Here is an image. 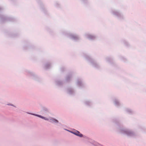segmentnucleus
Returning <instances> with one entry per match:
<instances>
[{"label":"nucleus","instance_id":"nucleus-1","mask_svg":"<svg viewBox=\"0 0 146 146\" xmlns=\"http://www.w3.org/2000/svg\"><path fill=\"white\" fill-rule=\"evenodd\" d=\"M73 133L75 135L80 137H82L83 135H82L81 134L79 131H77L73 132Z\"/></svg>","mask_w":146,"mask_h":146},{"label":"nucleus","instance_id":"nucleus-2","mask_svg":"<svg viewBox=\"0 0 146 146\" xmlns=\"http://www.w3.org/2000/svg\"><path fill=\"white\" fill-rule=\"evenodd\" d=\"M37 116H38L39 117H40L42 118H44V119H45V120H48V119L47 118H45L43 117H42V116H40V115H37Z\"/></svg>","mask_w":146,"mask_h":146},{"label":"nucleus","instance_id":"nucleus-3","mask_svg":"<svg viewBox=\"0 0 146 146\" xmlns=\"http://www.w3.org/2000/svg\"><path fill=\"white\" fill-rule=\"evenodd\" d=\"M54 121L56 122H58L57 120H55V119L54 120Z\"/></svg>","mask_w":146,"mask_h":146}]
</instances>
